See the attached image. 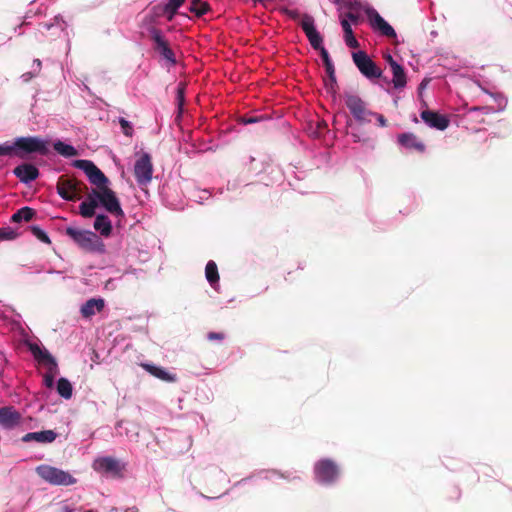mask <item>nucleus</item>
Listing matches in <instances>:
<instances>
[{"label":"nucleus","mask_w":512,"mask_h":512,"mask_svg":"<svg viewBox=\"0 0 512 512\" xmlns=\"http://www.w3.org/2000/svg\"><path fill=\"white\" fill-rule=\"evenodd\" d=\"M365 16L371 30L387 38H396L394 28L368 3L354 0V26L363 20Z\"/></svg>","instance_id":"obj_1"},{"label":"nucleus","mask_w":512,"mask_h":512,"mask_svg":"<svg viewBox=\"0 0 512 512\" xmlns=\"http://www.w3.org/2000/svg\"><path fill=\"white\" fill-rule=\"evenodd\" d=\"M66 234L83 250L104 254L106 251L105 244L101 238L90 230H82L73 227L66 229Z\"/></svg>","instance_id":"obj_2"},{"label":"nucleus","mask_w":512,"mask_h":512,"mask_svg":"<svg viewBox=\"0 0 512 512\" xmlns=\"http://www.w3.org/2000/svg\"><path fill=\"white\" fill-rule=\"evenodd\" d=\"M29 350L31 351L35 360L40 365L46 367L47 372L43 377V382L47 388H52L54 386L55 375L58 373V365L55 358L45 347H42L36 343L30 344Z\"/></svg>","instance_id":"obj_3"},{"label":"nucleus","mask_w":512,"mask_h":512,"mask_svg":"<svg viewBox=\"0 0 512 512\" xmlns=\"http://www.w3.org/2000/svg\"><path fill=\"white\" fill-rule=\"evenodd\" d=\"M16 156L24 158L28 154L38 153L46 155L48 153V141L36 137H18L14 139Z\"/></svg>","instance_id":"obj_4"},{"label":"nucleus","mask_w":512,"mask_h":512,"mask_svg":"<svg viewBox=\"0 0 512 512\" xmlns=\"http://www.w3.org/2000/svg\"><path fill=\"white\" fill-rule=\"evenodd\" d=\"M37 474L47 483L56 486H70L77 482L69 472L53 467L50 465L42 464L36 468Z\"/></svg>","instance_id":"obj_5"},{"label":"nucleus","mask_w":512,"mask_h":512,"mask_svg":"<svg viewBox=\"0 0 512 512\" xmlns=\"http://www.w3.org/2000/svg\"><path fill=\"white\" fill-rule=\"evenodd\" d=\"M340 475L338 465L330 459H321L314 465V477L317 483L321 485L334 484Z\"/></svg>","instance_id":"obj_6"},{"label":"nucleus","mask_w":512,"mask_h":512,"mask_svg":"<svg viewBox=\"0 0 512 512\" xmlns=\"http://www.w3.org/2000/svg\"><path fill=\"white\" fill-rule=\"evenodd\" d=\"M354 65L372 83L382 76V69L362 50L354 52Z\"/></svg>","instance_id":"obj_7"},{"label":"nucleus","mask_w":512,"mask_h":512,"mask_svg":"<svg viewBox=\"0 0 512 512\" xmlns=\"http://www.w3.org/2000/svg\"><path fill=\"white\" fill-rule=\"evenodd\" d=\"M339 13L340 22L344 30V40L349 48H352V1L351 0H332Z\"/></svg>","instance_id":"obj_8"},{"label":"nucleus","mask_w":512,"mask_h":512,"mask_svg":"<svg viewBox=\"0 0 512 512\" xmlns=\"http://www.w3.org/2000/svg\"><path fill=\"white\" fill-rule=\"evenodd\" d=\"M134 175L137 184L140 187L147 186L153 175V164L151 156L148 153H143L134 164Z\"/></svg>","instance_id":"obj_9"},{"label":"nucleus","mask_w":512,"mask_h":512,"mask_svg":"<svg viewBox=\"0 0 512 512\" xmlns=\"http://www.w3.org/2000/svg\"><path fill=\"white\" fill-rule=\"evenodd\" d=\"M73 165L82 170L93 185H96L99 189L106 187L108 178L92 161L84 159L75 160Z\"/></svg>","instance_id":"obj_10"},{"label":"nucleus","mask_w":512,"mask_h":512,"mask_svg":"<svg viewBox=\"0 0 512 512\" xmlns=\"http://www.w3.org/2000/svg\"><path fill=\"white\" fill-rule=\"evenodd\" d=\"M150 38L153 41L154 50L157 51L163 59H165L170 66L176 65V57L173 50L169 47L160 29H151Z\"/></svg>","instance_id":"obj_11"},{"label":"nucleus","mask_w":512,"mask_h":512,"mask_svg":"<svg viewBox=\"0 0 512 512\" xmlns=\"http://www.w3.org/2000/svg\"><path fill=\"white\" fill-rule=\"evenodd\" d=\"M95 195L98 197L100 205L103 206L107 212L116 217H124V212L120 206L119 200L111 189L103 187L100 189V193H95Z\"/></svg>","instance_id":"obj_12"},{"label":"nucleus","mask_w":512,"mask_h":512,"mask_svg":"<svg viewBox=\"0 0 512 512\" xmlns=\"http://www.w3.org/2000/svg\"><path fill=\"white\" fill-rule=\"evenodd\" d=\"M168 19V12L163 4H157L150 7L142 19V26L150 35L151 29H158L156 26L160 24L161 18Z\"/></svg>","instance_id":"obj_13"},{"label":"nucleus","mask_w":512,"mask_h":512,"mask_svg":"<svg viewBox=\"0 0 512 512\" xmlns=\"http://www.w3.org/2000/svg\"><path fill=\"white\" fill-rule=\"evenodd\" d=\"M301 28L304 31L306 37L309 40L310 45L313 49L318 50L323 47V37L317 31L314 23V19L310 15H304L301 20Z\"/></svg>","instance_id":"obj_14"},{"label":"nucleus","mask_w":512,"mask_h":512,"mask_svg":"<svg viewBox=\"0 0 512 512\" xmlns=\"http://www.w3.org/2000/svg\"><path fill=\"white\" fill-rule=\"evenodd\" d=\"M421 119L431 128L443 131L449 126V119L431 110H424Z\"/></svg>","instance_id":"obj_15"},{"label":"nucleus","mask_w":512,"mask_h":512,"mask_svg":"<svg viewBox=\"0 0 512 512\" xmlns=\"http://www.w3.org/2000/svg\"><path fill=\"white\" fill-rule=\"evenodd\" d=\"M21 422L20 413L11 406L0 409V425L6 429H12Z\"/></svg>","instance_id":"obj_16"},{"label":"nucleus","mask_w":512,"mask_h":512,"mask_svg":"<svg viewBox=\"0 0 512 512\" xmlns=\"http://www.w3.org/2000/svg\"><path fill=\"white\" fill-rule=\"evenodd\" d=\"M13 173L24 184L34 181L39 176L36 166L27 163L16 166Z\"/></svg>","instance_id":"obj_17"},{"label":"nucleus","mask_w":512,"mask_h":512,"mask_svg":"<svg viewBox=\"0 0 512 512\" xmlns=\"http://www.w3.org/2000/svg\"><path fill=\"white\" fill-rule=\"evenodd\" d=\"M105 307L103 298H91L81 305L80 313L83 318L89 319L100 313Z\"/></svg>","instance_id":"obj_18"},{"label":"nucleus","mask_w":512,"mask_h":512,"mask_svg":"<svg viewBox=\"0 0 512 512\" xmlns=\"http://www.w3.org/2000/svg\"><path fill=\"white\" fill-rule=\"evenodd\" d=\"M141 366L149 374H151L152 376H154L164 382L172 383V382H176V380H177L176 374L170 373L169 371H167L166 369H164L160 366H157V365H154L151 363H142Z\"/></svg>","instance_id":"obj_19"},{"label":"nucleus","mask_w":512,"mask_h":512,"mask_svg":"<svg viewBox=\"0 0 512 512\" xmlns=\"http://www.w3.org/2000/svg\"><path fill=\"white\" fill-rule=\"evenodd\" d=\"M375 112L369 110L366 104L360 99L354 97V119L360 122H371Z\"/></svg>","instance_id":"obj_20"},{"label":"nucleus","mask_w":512,"mask_h":512,"mask_svg":"<svg viewBox=\"0 0 512 512\" xmlns=\"http://www.w3.org/2000/svg\"><path fill=\"white\" fill-rule=\"evenodd\" d=\"M93 468L99 472H115L119 470V462L109 456L99 457L94 460Z\"/></svg>","instance_id":"obj_21"},{"label":"nucleus","mask_w":512,"mask_h":512,"mask_svg":"<svg viewBox=\"0 0 512 512\" xmlns=\"http://www.w3.org/2000/svg\"><path fill=\"white\" fill-rule=\"evenodd\" d=\"M398 143L409 150H417L423 152L425 149L424 144L417 139L413 133H402L398 136Z\"/></svg>","instance_id":"obj_22"},{"label":"nucleus","mask_w":512,"mask_h":512,"mask_svg":"<svg viewBox=\"0 0 512 512\" xmlns=\"http://www.w3.org/2000/svg\"><path fill=\"white\" fill-rule=\"evenodd\" d=\"M57 437L53 430H44L39 432H29L23 437L24 442L36 441L39 443H51Z\"/></svg>","instance_id":"obj_23"},{"label":"nucleus","mask_w":512,"mask_h":512,"mask_svg":"<svg viewBox=\"0 0 512 512\" xmlns=\"http://www.w3.org/2000/svg\"><path fill=\"white\" fill-rule=\"evenodd\" d=\"M94 228L102 236L108 237L112 232V223L108 216L104 214H98L94 221Z\"/></svg>","instance_id":"obj_24"},{"label":"nucleus","mask_w":512,"mask_h":512,"mask_svg":"<svg viewBox=\"0 0 512 512\" xmlns=\"http://www.w3.org/2000/svg\"><path fill=\"white\" fill-rule=\"evenodd\" d=\"M392 83L394 88L401 89L406 85V74L403 67L399 63H392Z\"/></svg>","instance_id":"obj_25"},{"label":"nucleus","mask_w":512,"mask_h":512,"mask_svg":"<svg viewBox=\"0 0 512 512\" xmlns=\"http://www.w3.org/2000/svg\"><path fill=\"white\" fill-rule=\"evenodd\" d=\"M21 315L16 313L12 308L1 306L0 307V321L4 323L19 324Z\"/></svg>","instance_id":"obj_26"},{"label":"nucleus","mask_w":512,"mask_h":512,"mask_svg":"<svg viewBox=\"0 0 512 512\" xmlns=\"http://www.w3.org/2000/svg\"><path fill=\"white\" fill-rule=\"evenodd\" d=\"M53 147H54V150L58 154L66 157V158H70V157H74V156L78 155V151L74 146L64 143L60 140L54 142Z\"/></svg>","instance_id":"obj_27"},{"label":"nucleus","mask_w":512,"mask_h":512,"mask_svg":"<svg viewBox=\"0 0 512 512\" xmlns=\"http://www.w3.org/2000/svg\"><path fill=\"white\" fill-rule=\"evenodd\" d=\"M58 195L67 201H73L76 198V188L70 183H62L57 186Z\"/></svg>","instance_id":"obj_28"},{"label":"nucleus","mask_w":512,"mask_h":512,"mask_svg":"<svg viewBox=\"0 0 512 512\" xmlns=\"http://www.w3.org/2000/svg\"><path fill=\"white\" fill-rule=\"evenodd\" d=\"M205 275L211 287L216 288V285H218L219 282V274L217 265L214 261L211 260L207 263L205 268Z\"/></svg>","instance_id":"obj_29"},{"label":"nucleus","mask_w":512,"mask_h":512,"mask_svg":"<svg viewBox=\"0 0 512 512\" xmlns=\"http://www.w3.org/2000/svg\"><path fill=\"white\" fill-rule=\"evenodd\" d=\"M35 214V211L30 207H22L17 212H15L12 217L11 221L15 223H20L22 221H30Z\"/></svg>","instance_id":"obj_30"},{"label":"nucleus","mask_w":512,"mask_h":512,"mask_svg":"<svg viewBox=\"0 0 512 512\" xmlns=\"http://www.w3.org/2000/svg\"><path fill=\"white\" fill-rule=\"evenodd\" d=\"M57 392L64 399H70L72 397L73 388L71 383L66 378H60L57 382Z\"/></svg>","instance_id":"obj_31"},{"label":"nucleus","mask_w":512,"mask_h":512,"mask_svg":"<svg viewBox=\"0 0 512 512\" xmlns=\"http://www.w3.org/2000/svg\"><path fill=\"white\" fill-rule=\"evenodd\" d=\"M189 10L191 13H194L196 16L200 17L209 11V4L202 0H192Z\"/></svg>","instance_id":"obj_32"},{"label":"nucleus","mask_w":512,"mask_h":512,"mask_svg":"<svg viewBox=\"0 0 512 512\" xmlns=\"http://www.w3.org/2000/svg\"><path fill=\"white\" fill-rule=\"evenodd\" d=\"M334 126L336 130H340L343 127L345 129L346 134H348V130L350 127V119L345 113L339 112L334 116Z\"/></svg>","instance_id":"obj_33"},{"label":"nucleus","mask_w":512,"mask_h":512,"mask_svg":"<svg viewBox=\"0 0 512 512\" xmlns=\"http://www.w3.org/2000/svg\"><path fill=\"white\" fill-rule=\"evenodd\" d=\"M185 0H168L167 3L163 4L168 12V21H171Z\"/></svg>","instance_id":"obj_34"},{"label":"nucleus","mask_w":512,"mask_h":512,"mask_svg":"<svg viewBox=\"0 0 512 512\" xmlns=\"http://www.w3.org/2000/svg\"><path fill=\"white\" fill-rule=\"evenodd\" d=\"M41 66H42L41 61L39 59H35L33 61V65H32V71L23 73L21 75V79L23 80V82H29L32 78H34L36 75H38V73L41 70Z\"/></svg>","instance_id":"obj_35"},{"label":"nucleus","mask_w":512,"mask_h":512,"mask_svg":"<svg viewBox=\"0 0 512 512\" xmlns=\"http://www.w3.org/2000/svg\"><path fill=\"white\" fill-rule=\"evenodd\" d=\"M326 129V123L323 121H318L315 126L313 124L309 125L308 134L313 138H320L323 132Z\"/></svg>","instance_id":"obj_36"},{"label":"nucleus","mask_w":512,"mask_h":512,"mask_svg":"<svg viewBox=\"0 0 512 512\" xmlns=\"http://www.w3.org/2000/svg\"><path fill=\"white\" fill-rule=\"evenodd\" d=\"M0 156H16L14 140L0 144Z\"/></svg>","instance_id":"obj_37"},{"label":"nucleus","mask_w":512,"mask_h":512,"mask_svg":"<svg viewBox=\"0 0 512 512\" xmlns=\"http://www.w3.org/2000/svg\"><path fill=\"white\" fill-rule=\"evenodd\" d=\"M483 91L485 93L489 94L494 99V101L497 104V111H503L505 109V107L507 105V99L504 95H502L500 93H492L485 89H483Z\"/></svg>","instance_id":"obj_38"},{"label":"nucleus","mask_w":512,"mask_h":512,"mask_svg":"<svg viewBox=\"0 0 512 512\" xmlns=\"http://www.w3.org/2000/svg\"><path fill=\"white\" fill-rule=\"evenodd\" d=\"M176 101L178 105V112L180 115L182 114L183 105L185 101V85L183 83H179L177 86Z\"/></svg>","instance_id":"obj_39"},{"label":"nucleus","mask_w":512,"mask_h":512,"mask_svg":"<svg viewBox=\"0 0 512 512\" xmlns=\"http://www.w3.org/2000/svg\"><path fill=\"white\" fill-rule=\"evenodd\" d=\"M117 121L121 127L122 133L127 137H132L134 132L132 123L126 120L124 117H119Z\"/></svg>","instance_id":"obj_40"},{"label":"nucleus","mask_w":512,"mask_h":512,"mask_svg":"<svg viewBox=\"0 0 512 512\" xmlns=\"http://www.w3.org/2000/svg\"><path fill=\"white\" fill-rule=\"evenodd\" d=\"M42 26L46 30H50L52 27L58 26L63 31L65 29V27H66V22L64 21V19H63V17L61 15H56L53 18V22H51V23H44Z\"/></svg>","instance_id":"obj_41"},{"label":"nucleus","mask_w":512,"mask_h":512,"mask_svg":"<svg viewBox=\"0 0 512 512\" xmlns=\"http://www.w3.org/2000/svg\"><path fill=\"white\" fill-rule=\"evenodd\" d=\"M79 212L84 218H91L95 215V209L85 201L79 205Z\"/></svg>","instance_id":"obj_42"},{"label":"nucleus","mask_w":512,"mask_h":512,"mask_svg":"<svg viewBox=\"0 0 512 512\" xmlns=\"http://www.w3.org/2000/svg\"><path fill=\"white\" fill-rule=\"evenodd\" d=\"M17 233L11 227L0 228V240H12L15 239Z\"/></svg>","instance_id":"obj_43"},{"label":"nucleus","mask_w":512,"mask_h":512,"mask_svg":"<svg viewBox=\"0 0 512 512\" xmlns=\"http://www.w3.org/2000/svg\"><path fill=\"white\" fill-rule=\"evenodd\" d=\"M33 234L43 243H50V238L47 233L41 228L34 226L32 227Z\"/></svg>","instance_id":"obj_44"},{"label":"nucleus","mask_w":512,"mask_h":512,"mask_svg":"<svg viewBox=\"0 0 512 512\" xmlns=\"http://www.w3.org/2000/svg\"><path fill=\"white\" fill-rule=\"evenodd\" d=\"M260 474H261V477H263L265 479H271V480L276 479V478H285V479L289 478L288 475L280 474L279 472H277L275 470L263 471Z\"/></svg>","instance_id":"obj_45"},{"label":"nucleus","mask_w":512,"mask_h":512,"mask_svg":"<svg viewBox=\"0 0 512 512\" xmlns=\"http://www.w3.org/2000/svg\"><path fill=\"white\" fill-rule=\"evenodd\" d=\"M95 193H100V189L92 190L91 193H89L85 202H87L89 204V206L93 207L96 210V208L98 207L100 202H99L98 197H96Z\"/></svg>","instance_id":"obj_46"},{"label":"nucleus","mask_w":512,"mask_h":512,"mask_svg":"<svg viewBox=\"0 0 512 512\" xmlns=\"http://www.w3.org/2000/svg\"><path fill=\"white\" fill-rule=\"evenodd\" d=\"M324 66L326 69V73L328 74L331 82H335L336 78H335V69H334L333 62L331 61L329 63H326V64H324Z\"/></svg>","instance_id":"obj_47"},{"label":"nucleus","mask_w":512,"mask_h":512,"mask_svg":"<svg viewBox=\"0 0 512 512\" xmlns=\"http://www.w3.org/2000/svg\"><path fill=\"white\" fill-rule=\"evenodd\" d=\"M318 51L320 52V56H321V59H322L324 64L329 63V62L332 61L330 56H329L328 51L325 49L324 46L319 48Z\"/></svg>","instance_id":"obj_48"},{"label":"nucleus","mask_w":512,"mask_h":512,"mask_svg":"<svg viewBox=\"0 0 512 512\" xmlns=\"http://www.w3.org/2000/svg\"><path fill=\"white\" fill-rule=\"evenodd\" d=\"M207 338L209 340H223L224 334L218 332H210L208 333Z\"/></svg>","instance_id":"obj_49"},{"label":"nucleus","mask_w":512,"mask_h":512,"mask_svg":"<svg viewBox=\"0 0 512 512\" xmlns=\"http://www.w3.org/2000/svg\"><path fill=\"white\" fill-rule=\"evenodd\" d=\"M373 118L377 120L379 126L385 127L387 125V121L382 114L375 113V115H373Z\"/></svg>","instance_id":"obj_50"},{"label":"nucleus","mask_w":512,"mask_h":512,"mask_svg":"<svg viewBox=\"0 0 512 512\" xmlns=\"http://www.w3.org/2000/svg\"><path fill=\"white\" fill-rule=\"evenodd\" d=\"M345 104H346L347 108H348L350 111H352V97H350V96H346Z\"/></svg>","instance_id":"obj_51"},{"label":"nucleus","mask_w":512,"mask_h":512,"mask_svg":"<svg viewBox=\"0 0 512 512\" xmlns=\"http://www.w3.org/2000/svg\"><path fill=\"white\" fill-rule=\"evenodd\" d=\"M258 118L257 117H250V118H247L244 120V123L245 124H252V123H256L258 122Z\"/></svg>","instance_id":"obj_52"},{"label":"nucleus","mask_w":512,"mask_h":512,"mask_svg":"<svg viewBox=\"0 0 512 512\" xmlns=\"http://www.w3.org/2000/svg\"><path fill=\"white\" fill-rule=\"evenodd\" d=\"M201 196L199 197V199L202 201L204 199H208L210 197V193L207 191V190H203L201 192Z\"/></svg>","instance_id":"obj_53"},{"label":"nucleus","mask_w":512,"mask_h":512,"mask_svg":"<svg viewBox=\"0 0 512 512\" xmlns=\"http://www.w3.org/2000/svg\"><path fill=\"white\" fill-rule=\"evenodd\" d=\"M386 61L388 62L390 68H392V63H397L390 54L387 55Z\"/></svg>","instance_id":"obj_54"},{"label":"nucleus","mask_w":512,"mask_h":512,"mask_svg":"<svg viewBox=\"0 0 512 512\" xmlns=\"http://www.w3.org/2000/svg\"><path fill=\"white\" fill-rule=\"evenodd\" d=\"M125 512H137V509L135 507L126 509Z\"/></svg>","instance_id":"obj_55"},{"label":"nucleus","mask_w":512,"mask_h":512,"mask_svg":"<svg viewBox=\"0 0 512 512\" xmlns=\"http://www.w3.org/2000/svg\"><path fill=\"white\" fill-rule=\"evenodd\" d=\"M353 44H354V48H356L358 46V42L355 38H354Z\"/></svg>","instance_id":"obj_56"},{"label":"nucleus","mask_w":512,"mask_h":512,"mask_svg":"<svg viewBox=\"0 0 512 512\" xmlns=\"http://www.w3.org/2000/svg\"><path fill=\"white\" fill-rule=\"evenodd\" d=\"M121 425H122V421H118L116 424V428L121 427Z\"/></svg>","instance_id":"obj_57"},{"label":"nucleus","mask_w":512,"mask_h":512,"mask_svg":"<svg viewBox=\"0 0 512 512\" xmlns=\"http://www.w3.org/2000/svg\"><path fill=\"white\" fill-rule=\"evenodd\" d=\"M65 512H74V510L69 509V508H67V507H66V508H65Z\"/></svg>","instance_id":"obj_58"},{"label":"nucleus","mask_w":512,"mask_h":512,"mask_svg":"<svg viewBox=\"0 0 512 512\" xmlns=\"http://www.w3.org/2000/svg\"><path fill=\"white\" fill-rule=\"evenodd\" d=\"M85 512H94V511H93V510H87V511H85Z\"/></svg>","instance_id":"obj_59"}]
</instances>
